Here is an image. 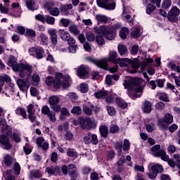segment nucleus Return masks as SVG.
I'll return each mask as SVG.
<instances>
[{"mask_svg": "<svg viewBox=\"0 0 180 180\" xmlns=\"http://www.w3.org/2000/svg\"><path fill=\"white\" fill-rule=\"evenodd\" d=\"M143 84H144V80H143V79L136 77L134 79L124 80L123 85L124 88L128 89L129 96L132 98V99H136L137 98H140L143 94L144 86H139L143 85ZM134 86H138L134 89V93H133Z\"/></svg>", "mask_w": 180, "mask_h": 180, "instance_id": "f257e3e1", "label": "nucleus"}, {"mask_svg": "<svg viewBox=\"0 0 180 180\" xmlns=\"http://www.w3.org/2000/svg\"><path fill=\"white\" fill-rule=\"evenodd\" d=\"M8 65L12 67L13 70L16 72H19L20 77L25 78V77H29L32 72H33L32 65L29 64L20 63L18 64L16 58L14 56H11L8 61Z\"/></svg>", "mask_w": 180, "mask_h": 180, "instance_id": "f03ea898", "label": "nucleus"}, {"mask_svg": "<svg viewBox=\"0 0 180 180\" xmlns=\"http://www.w3.org/2000/svg\"><path fill=\"white\" fill-rule=\"evenodd\" d=\"M45 84H46L48 86L53 84V86L56 89H60L61 86L64 89L68 88V86H70V76H64L63 73H56L55 79L53 77L49 76L46 79Z\"/></svg>", "mask_w": 180, "mask_h": 180, "instance_id": "7ed1b4c3", "label": "nucleus"}, {"mask_svg": "<svg viewBox=\"0 0 180 180\" xmlns=\"http://www.w3.org/2000/svg\"><path fill=\"white\" fill-rule=\"evenodd\" d=\"M91 63H94L99 68H108V61L113 63V64H117L119 63V58H117V52L115 51H110L109 57L108 58H103L101 60L89 58Z\"/></svg>", "mask_w": 180, "mask_h": 180, "instance_id": "20e7f679", "label": "nucleus"}, {"mask_svg": "<svg viewBox=\"0 0 180 180\" xmlns=\"http://www.w3.org/2000/svg\"><path fill=\"white\" fill-rule=\"evenodd\" d=\"M94 30L97 34H102L107 40H115L116 37V31L112 27L101 25L95 27Z\"/></svg>", "mask_w": 180, "mask_h": 180, "instance_id": "39448f33", "label": "nucleus"}, {"mask_svg": "<svg viewBox=\"0 0 180 180\" xmlns=\"http://www.w3.org/2000/svg\"><path fill=\"white\" fill-rule=\"evenodd\" d=\"M112 1L113 0H96V4L98 8H102V9L115 11L116 8V2H112Z\"/></svg>", "mask_w": 180, "mask_h": 180, "instance_id": "423d86ee", "label": "nucleus"}, {"mask_svg": "<svg viewBox=\"0 0 180 180\" xmlns=\"http://www.w3.org/2000/svg\"><path fill=\"white\" fill-rule=\"evenodd\" d=\"M152 155L155 158L160 157L161 160L167 159V152L164 149H161L160 145H155L151 148Z\"/></svg>", "mask_w": 180, "mask_h": 180, "instance_id": "0eeeda50", "label": "nucleus"}, {"mask_svg": "<svg viewBox=\"0 0 180 180\" xmlns=\"http://www.w3.org/2000/svg\"><path fill=\"white\" fill-rule=\"evenodd\" d=\"M180 10L176 6H172L170 11L167 13V19L169 22H172L173 23L176 22L178 20V16H179Z\"/></svg>", "mask_w": 180, "mask_h": 180, "instance_id": "6e6552de", "label": "nucleus"}, {"mask_svg": "<svg viewBox=\"0 0 180 180\" xmlns=\"http://www.w3.org/2000/svg\"><path fill=\"white\" fill-rule=\"evenodd\" d=\"M28 52L30 56L36 57L38 60H41L44 56V49L40 46L30 48Z\"/></svg>", "mask_w": 180, "mask_h": 180, "instance_id": "1a4fd4ad", "label": "nucleus"}, {"mask_svg": "<svg viewBox=\"0 0 180 180\" xmlns=\"http://www.w3.org/2000/svg\"><path fill=\"white\" fill-rule=\"evenodd\" d=\"M84 143L86 144H94L96 146L99 141L98 140V136L96 134L89 132L86 136H85L83 139Z\"/></svg>", "mask_w": 180, "mask_h": 180, "instance_id": "9d476101", "label": "nucleus"}, {"mask_svg": "<svg viewBox=\"0 0 180 180\" xmlns=\"http://www.w3.org/2000/svg\"><path fill=\"white\" fill-rule=\"evenodd\" d=\"M11 136L4 134L0 135V144L4 146L5 150H11L12 148V144L9 141V137Z\"/></svg>", "mask_w": 180, "mask_h": 180, "instance_id": "9b49d317", "label": "nucleus"}, {"mask_svg": "<svg viewBox=\"0 0 180 180\" xmlns=\"http://www.w3.org/2000/svg\"><path fill=\"white\" fill-rule=\"evenodd\" d=\"M77 75L79 78H85L89 74V68L85 65H82L77 68Z\"/></svg>", "mask_w": 180, "mask_h": 180, "instance_id": "f8f14e48", "label": "nucleus"}, {"mask_svg": "<svg viewBox=\"0 0 180 180\" xmlns=\"http://www.w3.org/2000/svg\"><path fill=\"white\" fill-rule=\"evenodd\" d=\"M36 143L39 148H42L44 151L49 150V142L44 141V138L39 136L37 139Z\"/></svg>", "mask_w": 180, "mask_h": 180, "instance_id": "ddd939ff", "label": "nucleus"}, {"mask_svg": "<svg viewBox=\"0 0 180 180\" xmlns=\"http://www.w3.org/2000/svg\"><path fill=\"white\" fill-rule=\"evenodd\" d=\"M17 85L18 88H20V91H26V89H29V86H30V83L27 79H18L17 80Z\"/></svg>", "mask_w": 180, "mask_h": 180, "instance_id": "4468645a", "label": "nucleus"}, {"mask_svg": "<svg viewBox=\"0 0 180 180\" xmlns=\"http://www.w3.org/2000/svg\"><path fill=\"white\" fill-rule=\"evenodd\" d=\"M95 108V105L91 103H88L83 105V112L86 116H92V112Z\"/></svg>", "mask_w": 180, "mask_h": 180, "instance_id": "2eb2a0df", "label": "nucleus"}, {"mask_svg": "<svg viewBox=\"0 0 180 180\" xmlns=\"http://www.w3.org/2000/svg\"><path fill=\"white\" fill-rule=\"evenodd\" d=\"M49 34L51 36V41L53 46H56L57 44V39L58 38L57 36V30L56 29H50L48 30Z\"/></svg>", "mask_w": 180, "mask_h": 180, "instance_id": "dca6fc26", "label": "nucleus"}, {"mask_svg": "<svg viewBox=\"0 0 180 180\" xmlns=\"http://www.w3.org/2000/svg\"><path fill=\"white\" fill-rule=\"evenodd\" d=\"M29 176L30 179H39L43 176V174L39 169H32L30 171Z\"/></svg>", "mask_w": 180, "mask_h": 180, "instance_id": "f3484780", "label": "nucleus"}, {"mask_svg": "<svg viewBox=\"0 0 180 180\" xmlns=\"http://www.w3.org/2000/svg\"><path fill=\"white\" fill-rule=\"evenodd\" d=\"M142 110L144 113H150L153 110V103L148 101H145L143 103Z\"/></svg>", "mask_w": 180, "mask_h": 180, "instance_id": "a211bd4d", "label": "nucleus"}, {"mask_svg": "<svg viewBox=\"0 0 180 180\" xmlns=\"http://www.w3.org/2000/svg\"><path fill=\"white\" fill-rule=\"evenodd\" d=\"M72 8V4H69L66 5H61L60 7V11L63 13V15H68L70 13V11Z\"/></svg>", "mask_w": 180, "mask_h": 180, "instance_id": "6ab92c4d", "label": "nucleus"}, {"mask_svg": "<svg viewBox=\"0 0 180 180\" xmlns=\"http://www.w3.org/2000/svg\"><path fill=\"white\" fill-rule=\"evenodd\" d=\"M99 131L103 139H108V134H109V128L105 125H101L99 127Z\"/></svg>", "mask_w": 180, "mask_h": 180, "instance_id": "aec40b11", "label": "nucleus"}, {"mask_svg": "<svg viewBox=\"0 0 180 180\" xmlns=\"http://www.w3.org/2000/svg\"><path fill=\"white\" fill-rule=\"evenodd\" d=\"M89 117H79L78 119V123L80 124V127L82 129H83V130H85V129H88V120H89Z\"/></svg>", "mask_w": 180, "mask_h": 180, "instance_id": "412c9836", "label": "nucleus"}, {"mask_svg": "<svg viewBox=\"0 0 180 180\" xmlns=\"http://www.w3.org/2000/svg\"><path fill=\"white\" fill-rule=\"evenodd\" d=\"M46 172L50 175H57L58 174H60V167L58 166H56L55 167L51 166L46 169Z\"/></svg>", "mask_w": 180, "mask_h": 180, "instance_id": "4be33fe9", "label": "nucleus"}, {"mask_svg": "<svg viewBox=\"0 0 180 180\" xmlns=\"http://www.w3.org/2000/svg\"><path fill=\"white\" fill-rule=\"evenodd\" d=\"M130 63H131V60L129 58H118V63L120 67L122 68H125V67H128L130 65Z\"/></svg>", "mask_w": 180, "mask_h": 180, "instance_id": "5701e85b", "label": "nucleus"}, {"mask_svg": "<svg viewBox=\"0 0 180 180\" xmlns=\"http://www.w3.org/2000/svg\"><path fill=\"white\" fill-rule=\"evenodd\" d=\"M4 162L6 167H11L12 164L15 162V159L11 155H6L4 158Z\"/></svg>", "mask_w": 180, "mask_h": 180, "instance_id": "b1692460", "label": "nucleus"}, {"mask_svg": "<svg viewBox=\"0 0 180 180\" xmlns=\"http://www.w3.org/2000/svg\"><path fill=\"white\" fill-rule=\"evenodd\" d=\"M115 103L118 108H120L121 109H126L127 108V103L120 97H117L115 98Z\"/></svg>", "mask_w": 180, "mask_h": 180, "instance_id": "393cba45", "label": "nucleus"}, {"mask_svg": "<svg viewBox=\"0 0 180 180\" xmlns=\"http://www.w3.org/2000/svg\"><path fill=\"white\" fill-rule=\"evenodd\" d=\"M151 171L156 174H161L164 172V167L160 164H155L151 167Z\"/></svg>", "mask_w": 180, "mask_h": 180, "instance_id": "a878e982", "label": "nucleus"}, {"mask_svg": "<svg viewBox=\"0 0 180 180\" xmlns=\"http://www.w3.org/2000/svg\"><path fill=\"white\" fill-rule=\"evenodd\" d=\"M96 20H97L98 23H107L109 19L105 15L97 14L96 15Z\"/></svg>", "mask_w": 180, "mask_h": 180, "instance_id": "bb28decb", "label": "nucleus"}, {"mask_svg": "<svg viewBox=\"0 0 180 180\" xmlns=\"http://www.w3.org/2000/svg\"><path fill=\"white\" fill-rule=\"evenodd\" d=\"M118 53H120V56H125L129 53L127 50V46H124V44H120L117 46Z\"/></svg>", "mask_w": 180, "mask_h": 180, "instance_id": "cd10ccee", "label": "nucleus"}, {"mask_svg": "<svg viewBox=\"0 0 180 180\" xmlns=\"http://www.w3.org/2000/svg\"><path fill=\"white\" fill-rule=\"evenodd\" d=\"M59 36L63 41H67L68 38L71 36L68 32L64 30H59Z\"/></svg>", "mask_w": 180, "mask_h": 180, "instance_id": "c85d7f7f", "label": "nucleus"}, {"mask_svg": "<svg viewBox=\"0 0 180 180\" xmlns=\"http://www.w3.org/2000/svg\"><path fill=\"white\" fill-rule=\"evenodd\" d=\"M60 115L59 117V119L60 120H64L67 116H70V111L66 108H60Z\"/></svg>", "mask_w": 180, "mask_h": 180, "instance_id": "c756f323", "label": "nucleus"}, {"mask_svg": "<svg viewBox=\"0 0 180 180\" xmlns=\"http://www.w3.org/2000/svg\"><path fill=\"white\" fill-rule=\"evenodd\" d=\"M108 94V93L107 91H99L94 93V96L97 99H105Z\"/></svg>", "mask_w": 180, "mask_h": 180, "instance_id": "7c9ffc66", "label": "nucleus"}, {"mask_svg": "<svg viewBox=\"0 0 180 180\" xmlns=\"http://www.w3.org/2000/svg\"><path fill=\"white\" fill-rule=\"evenodd\" d=\"M129 65L133 68V70H131V74H136V72H137V70L140 68V63L139 62L131 60Z\"/></svg>", "mask_w": 180, "mask_h": 180, "instance_id": "2f4dec72", "label": "nucleus"}, {"mask_svg": "<svg viewBox=\"0 0 180 180\" xmlns=\"http://www.w3.org/2000/svg\"><path fill=\"white\" fill-rule=\"evenodd\" d=\"M67 155L68 157H70L72 158H78V153L75 149L72 148H70L68 149L67 151Z\"/></svg>", "mask_w": 180, "mask_h": 180, "instance_id": "473e14b6", "label": "nucleus"}, {"mask_svg": "<svg viewBox=\"0 0 180 180\" xmlns=\"http://www.w3.org/2000/svg\"><path fill=\"white\" fill-rule=\"evenodd\" d=\"M15 113L19 116H22L23 119H27V115L26 114L25 108L20 107L17 108V109L15 110Z\"/></svg>", "mask_w": 180, "mask_h": 180, "instance_id": "72a5a7b5", "label": "nucleus"}, {"mask_svg": "<svg viewBox=\"0 0 180 180\" xmlns=\"http://www.w3.org/2000/svg\"><path fill=\"white\" fill-rule=\"evenodd\" d=\"M87 130H91V129H96V126L98 124V122L95 120H92L91 117H89V120H87Z\"/></svg>", "mask_w": 180, "mask_h": 180, "instance_id": "f704fd0d", "label": "nucleus"}, {"mask_svg": "<svg viewBox=\"0 0 180 180\" xmlns=\"http://www.w3.org/2000/svg\"><path fill=\"white\" fill-rule=\"evenodd\" d=\"M2 133L4 136H12V129L10 126L4 125L1 128Z\"/></svg>", "mask_w": 180, "mask_h": 180, "instance_id": "c9c22d12", "label": "nucleus"}, {"mask_svg": "<svg viewBox=\"0 0 180 180\" xmlns=\"http://www.w3.org/2000/svg\"><path fill=\"white\" fill-rule=\"evenodd\" d=\"M69 31L72 33V34H74V36H78V34L80 33L78 27L75 25H71L69 26Z\"/></svg>", "mask_w": 180, "mask_h": 180, "instance_id": "e433bc0d", "label": "nucleus"}, {"mask_svg": "<svg viewBox=\"0 0 180 180\" xmlns=\"http://www.w3.org/2000/svg\"><path fill=\"white\" fill-rule=\"evenodd\" d=\"M49 102L51 106H53L54 105H58V103H60V98L56 96H51L49 99Z\"/></svg>", "mask_w": 180, "mask_h": 180, "instance_id": "4c0bfd02", "label": "nucleus"}, {"mask_svg": "<svg viewBox=\"0 0 180 180\" xmlns=\"http://www.w3.org/2000/svg\"><path fill=\"white\" fill-rule=\"evenodd\" d=\"M158 126L161 130H164L165 129H167L168 124H167L165 119L161 118L158 121Z\"/></svg>", "mask_w": 180, "mask_h": 180, "instance_id": "58836bf2", "label": "nucleus"}, {"mask_svg": "<svg viewBox=\"0 0 180 180\" xmlns=\"http://www.w3.org/2000/svg\"><path fill=\"white\" fill-rule=\"evenodd\" d=\"M70 112L72 113V115L79 116V115H82V108H81L79 106H74Z\"/></svg>", "mask_w": 180, "mask_h": 180, "instance_id": "ea45409f", "label": "nucleus"}, {"mask_svg": "<svg viewBox=\"0 0 180 180\" xmlns=\"http://www.w3.org/2000/svg\"><path fill=\"white\" fill-rule=\"evenodd\" d=\"M127 34H129V29L127 27L122 28L120 31V37L123 40L127 37Z\"/></svg>", "mask_w": 180, "mask_h": 180, "instance_id": "a19ab883", "label": "nucleus"}, {"mask_svg": "<svg viewBox=\"0 0 180 180\" xmlns=\"http://www.w3.org/2000/svg\"><path fill=\"white\" fill-rule=\"evenodd\" d=\"M166 159L165 160H162V161H165L166 162H167V164L169 165V167H171L172 168H175L176 163L175 162V161H174V160L172 159H169V156L168 155H167L166 153Z\"/></svg>", "mask_w": 180, "mask_h": 180, "instance_id": "79ce46f5", "label": "nucleus"}, {"mask_svg": "<svg viewBox=\"0 0 180 180\" xmlns=\"http://www.w3.org/2000/svg\"><path fill=\"white\" fill-rule=\"evenodd\" d=\"M114 99H115V96H113V93L110 91H108V94L105 98V102H107V103H113Z\"/></svg>", "mask_w": 180, "mask_h": 180, "instance_id": "37998d69", "label": "nucleus"}, {"mask_svg": "<svg viewBox=\"0 0 180 180\" xmlns=\"http://www.w3.org/2000/svg\"><path fill=\"white\" fill-rule=\"evenodd\" d=\"M32 79L33 85H39V83L40 82V76L37 73H34Z\"/></svg>", "mask_w": 180, "mask_h": 180, "instance_id": "c03bdc74", "label": "nucleus"}, {"mask_svg": "<svg viewBox=\"0 0 180 180\" xmlns=\"http://www.w3.org/2000/svg\"><path fill=\"white\" fill-rule=\"evenodd\" d=\"M163 120H165L167 124H171L174 122V117L169 113H166Z\"/></svg>", "mask_w": 180, "mask_h": 180, "instance_id": "a18cd8bd", "label": "nucleus"}, {"mask_svg": "<svg viewBox=\"0 0 180 180\" xmlns=\"http://www.w3.org/2000/svg\"><path fill=\"white\" fill-rule=\"evenodd\" d=\"M25 4H26L27 9H29L30 11H34V5L36 4V2H34V1L27 0L25 2Z\"/></svg>", "mask_w": 180, "mask_h": 180, "instance_id": "49530a36", "label": "nucleus"}, {"mask_svg": "<svg viewBox=\"0 0 180 180\" xmlns=\"http://www.w3.org/2000/svg\"><path fill=\"white\" fill-rule=\"evenodd\" d=\"M96 41L98 44H99V46H103L105 45V43H106V41H105V38H103V37L101 35H97L96 37Z\"/></svg>", "mask_w": 180, "mask_h": 180, "instance_id": "de8ad7c7", "label": "nucleus"}, {"mask_svg": "<svg viewBox=\"0 0 180 180\" xmlns=\"http://www.w3.org/2000/svg\"><path fill=\"white\" fill-rule=\"evenodd\" d=\"M45 22H46L48 25H53L56 23V18L50 15H46Z\"/></svg>", "mask_w": 180, "mask_h": 180, "instance_id": "09e8293b", "label": "nucleus"}, {"mask_svg": "<svg viewBox=\"0 0 180 180\" xmlns=\"http://www.w3.org/2000/svg\"><path fill=\"white\" fill-rule=\"evenodd\" d=\"M49 13L51 16H58L60 15V8L57 7L52 8Z\"/></svg>", "mask_w": 180, "mask_h": 180, "instance_id": "8fccbe9b", "label": "nucleus"}, {"mask_svg": "<svg viewBox=\"0 0 180 180\" xmlns=\"http://www.w3.org/2000/svg\"><path fill=\"white\" fill-rule=\"evenodd\" d=\"M159 99L163 102H169V97L168 96V94L165 93H160Z\"/></svg>", "mask_w": 180, "mask_h": 180, "instance_id": "3c124183", "label": "nucleus"}, {"mask_svg": "<svg viewBox=\"0 0 180 180\" xmlns=\"http://www.w3.org/2000/svg\"><path fill=\"white\" fill-rule=\"evenodd\" d=\"M141 30L139 27H136L134 31L131 32V37H134V39H138V37H140Z\"/></svg>", "mask_w": 180, "mask_h": 180, "instance_id": "603ef678", "label": "nucleus"}, {"mask_svg": "<svg viewBox=\"0 0 180 180\" xmlns=\"http://www.w3.org/2000/svg\"><path fill=\"white\" fill-rule=\"evenodd\" d=\"M59 23L63 27H68L70 26V20L68 18H61Z\"/></svg>", "mask_w": 180, "mask_h": 180, "instance_id": "864d4df0", "label": "nucleus"}, {"mask_svg": "<svg viewBox=\"0 0 180 180\" xmlns=\"http://www.w3.org/2000/svg\"><path fill=\"white\" fill-rule=\"evenodd\" d=\"M120 130V129L117 124H112L110 127V133H111L112 134L119 133Z\"/></svg>", "mask_w": 180, "mask_h": 180, "instance_id": "5fc2aeb1", "label": "nucleus"}, {"mask_svg": "<svg viewBox=\"0 0 180 180\" xmlns=\"http://www.w3.org/2000/svg\"><path fill=\"white\" fill-rule=\"evenodd\" d=\"M25 37H36V31L32 29H27L25 31Z\"/></svg>", "mask_w": 180, "mask_h": 180, "instance_id": "6e6d98bb", "label": "nucleus"}, {"mask_svg": "<svg viewBox=\"0 0 180 180\" xmlns=\"http://www.w3.org/2000/svg\"><path fill=\"white\" fill-rule=\"evenodd\" d=\"M172 1L171 0H164L162 3V8L163 9H168L171 7Z\"/></svg>", "mask_w": 180, "mask_h": 180, "instance_id": "4d7b16f0", "label": "nucleus"}, {"mask_svg": "<svg viewBox=\"0 0 180 180\" xmlns=\"http://www.w3.org/2000/svg\"><path fill=\"white\" fill-rule=\"evenodd\" d=\"M115 148L119 155H120V154H122V150L123 149V143L122 142H116Z\"/></svg>", "mask_w": 180, "mask_h": 180, "instance_id": "13d9d810", "label": "nucleus"}, {"mask_svg": "<svg viewBox=\"0 0 180 180\" xmlns=\"http://www.w3.org/2000/svg\"><path fill=\"white\" fill-rule=\"evenodd\" d=\"M39 37L41 40L42 44L46 45L47 43H49V37H47L46 34L41 33Z\"/></svg>", "mask_w": 180, "mask_h": 180, "instance_id": "bf43d9fd", "label": "nucleus"}, {"mask_svg": "<svg viewBox=\"0 0 180 180\" xmlns=\"http://www.w3.org/2000/svg\"><path fill=\"white\" fill-rule=\"evenodd\" d=\"M27 112L28 115H34L36 110L34 109V105L30 104L27 106Z\"/></svg>", "mask_w": 180, "mask_h": 180, "instance_id": "052dcab7", "label": "nucleus"}, {"mask_svg": "<svg viewBox=\"0 0 180 180\" xmlns=\"http://www.w3.org/2000/svg\"><path fill=\"white\" fill-rule=\"evenodd\" d=\"M44 8L49 12L52 8H54V3L52 1H48L44 4Z\"/></svg>", "mask_w": 180, "mask_h": 180, "instance_id": "680f3d73", "label": "nucleus"}, {"mask_svg": "<svg viewBox=\"0 0 180 180\" xmlns=\"http://www.w3.org/2000/svg\"><path fill=\"white\" fill-rule=\"evenodd\" d=\"M153 11H155V6L151 4H148L146 6V13H148V15H151Z\"/></svg>", "mask_w": 180, "mask_h": 180, "instance_id": "e2e57ef3", "label": "nucleus"}, {"mask_svg": "<svg viewBox=\"0 0 180 180\" xmlns=\"http://www.w3.org/2000/svg\"><path fill=\"white\" fill-rule=\"evenodd\" d=\"M122 148L124 151H129L130 150V141L128 139L124 140Z\"/></svg>", "mask_w": 180, "mask_h": 180, "instance_id": "0e129e2a", "label": "nucleus"}, {"mask_svg": "<svg viewBox=\"0 0 180 180\" xmlns=\"http://www.w3.org/2000/svg\"><path fill=\"white\" fill-rule=\"evenodd\" d=\"M88 89H89V88L86 83H82L80 84V92L82 94H86V92H88Z\"/></svg>", "mask_w": 180, "mask_h": 180, "instance_id": "69168bd1", "label": "nucleus"}, {"mask_svg": "<svg viewBox=\"0 0 180 180\" xmlns=\"http://www.w3.org/2000/svg\"><path fill=\"white\" fill-rule=\"evenodd\" d=\"M86 38L89 41H94L95 40V34L89 32L86 34Z\"/></svg>", "mask_w": 180, "mask_h": 180, "instance_id": "338daca9", "label": "nucleus"}, {"mask_svg": "<svg viewBox=\"0 0 180 180\" xmlns=\"http://www.w3.org/2000/svg\"><path fill=\"white\" fill-rule=\"evenodd\" d=\"M171 77L174 79V82L177 86L180 87V77L176 76L175 73H171Z\"/></svg>", "mask_w": 180, "mask_h": 180, "instance_id": "774afa93", "label": "nucleus"}]
</instances>
